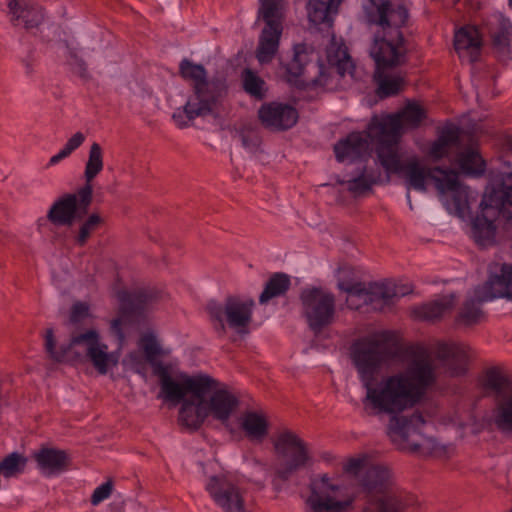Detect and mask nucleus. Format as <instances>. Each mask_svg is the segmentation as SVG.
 <instances>
[{"label":"nucleus","instance_id":"nucleus-19","mask_svg":"<svg viewBox=\"0 0 512 512\" xmlns=\"http://www.w3.org/2000/svg\"><path fill=\"white\" fill-rule=\"evenodd\" d=\"M434 353L451 376L466 372L471 356L470 348L466 344L455 341L439 342Z\"/></svg>","mask_w":512,"mask_h":512},{"label":"nucleus","instance_id":"nucleus-5","mask_svg":"<svg viewBox=\"0 0 512 512\" xmlns=\"http://www.w3.org/2000/svg\"><path fill=\"white\" fill-rule=\"evenodd\" d=\"M55 343L54 331L48 328L44 346L52 360L62 362L72 358H86L101 375H105L109 369L116 367L119 361V354L108 352V346L101 341L99 333L94 329L72 335L70 342L67 345H61L59 349L55 348Z\"/></svg>","mask_w":512,"mask_h":512},{"label":"nucleus","instance_id":"nucleus-47","mask_svg":"<svg viewBox=\"0 0 512 512\" xmlns=\"http://www.w3.org/2000/svg\"><path fill=\"white\" fill-rule=\"evenodd\" d=\"M103 219L100 215L91 214L80 226L76 242L78 245L83 246L86 244L90 236L101 226Z\"/></svg>","mask_w":512,"mask_h":512},{"label":"nucleus","instance_id":"nucleus-37","mask_svg":"<svg viewBox=\"0 0 512 512\" xmlns=\"http://www.w3.org/2000/svg\"><path fill=\"white\" fill-rule=\"evenodd\" d=\"M337 287L347 294L346 304L349 308L360 309L363 306H368V287L366 284L340 277Z\"/></svg>","mask_w":512,"mask_h":512},{"label":"nucleus","instance_id":"nucleus-36","mask_svg":"<svg viewBox=\"0 0 512 512\" xmlns=\"http://www.w3.org/2000/svg\"><path fill=\"white\" fill-rule=\"evenodd\" d=\"M343 0H309L307 12L309 20L315 25L330 24Z\"/></svg>","mask_w":512,"mask_h":512},{"label":"nucleus","instance_id":"nucleus-34","mask_svg":"<svg viewBox=\"0 0 512 512\" xmlns=\"http://www.w3.org/2000/svg\"><path fill=\"white\" fill-rule=\"evenodd\" d=\"M454 294L442 296L434 301L422 304L413 309L416 318L426 321H434L451 311L455 304Z\"/></svg>","mask_w":512,"mask_h":512},{"label":"nucleus","instance_id":"nucleus-27","mask_svg":"<svg viewBox=\"0 0 512 512\" xmlns=\"http://www.w3.org/2000/svg\"><path fill=\"white\" fill-rule=\"evenodd\" d=\"M314 57V50L306 44H296L293 47L291 59L283 64L284 77L292 85H300L303 82L300 78L305 74L307 67Z\"/></svg>","mask_w":512,"mask_h":512},{"label":"nucleus","instance_id":"nucleus-38","mask_svg":"<svg viewBox=\"0 0 512 512\" xmlns=\"http://www.w3.org/2000/svg\"><path fill=\"white\" fill-rule=\"evenodd\" d=\"M491 423L500 433L512 435V393L497 400Z\"/></svg>","mask_w":512,"mask_h":512},{"label":"nucleus","instance_id":"nucleus-42","mask_svg":"<svg viewBox=\"0 0 512 512\" xmlns=\"http://www.w3.org/2000/svg\"><path fill=\"white\" fill-rule=\"evenodd\" d=\"M27 458L18 453L12 452L0 461V476L4 479L19 477L26 469Z\"/></svg>","mask_w":512,"mask_h":512},{"label":"nucleus","instance_id":"nucleus-8","mask_svg":"<svg viewBox=\"0 0 512 512\" xmlns=\"http://www.w3.org/2000/svg\"><path fill=\"white\" fill-rule=\"evenodd\" d=\"M502 215L512 220V206L506 201V196L496 186H488L480 203V213L471 221V236L483 247L494 244L496 237L497 218Z\"/></svg>","mask_w":512,"mask_h":512},{"label":"nucleus","instance_id":"nucleus-30","mask_svg":"<svg viewBox=\"0 0 512 512\" xmlns=\"http://www.w3.org/2000/svg\"><path fill=\"white\" fill-rule=\"evenodd\" d=\"M327 59L331 66L335 67L340 76L350 75L352 79H361V73L353 64L344 44L332 40L327 48Z\"/></svg>","mask_w":512,"mask_h":512},{"label":"nucleus","instance_id":"nucleus-33","mask_svg":"<svg viewBox=\"0 0 512 512\" xmlns=\"http://www.w3.org/2000/svg\"><path fill=\"white\" fill-rule=\"evenodd\" d=\"M204 399L193 397V400H185L179 411V422L188 429H198L207 417Z\"/></svg>","mask_w":512,"mask_h":512},{"label":"nucleus","instance_id":"nucleus-7","mask_svg":"<svg viewBox=\"0 0 512 512\" xmlns=\"http://www.w3.org/2000/svg\"><path fill=\"white\" fill-rule=\"evenodd\" d=\"M272 445L276 458L274 481H288L293 474L313 464L308 444L291 430L277 433Z\"/></svg>","mask_w":512,"mask_h":512},{"label":"nucleus","instance_id":"nucleus-48","mask_svg":"<svg viewBox=\"0 0 512 512\" xmlns=\"http://www.w3.org/2000/svg\"><path fill=\"white\" fill-rule=\"evenodd\" d=\"M123 364L128 369L144 375L147 371V364H149V361L143 352L133 351L125 357Z\"/></svg>","mask_w":512,"mask_h":512},{"label":"nucleus","instance_id":"nucleus-3","mask_svg":"<svg viewBox=\"0 0 512 512\" xmlns=\"http://www.w3.org/2000/svg\"><path fill=\"white\" fill-rule=\"evenodd\" d=\"M362 503L357 512H403L415 503L414 496L397 486L393 471L384 464H370L358 483Z\"/></svg>","mask_w":512,"mask_h":512},{"label":"nucleus","instance_id":"nucleus-1","mask_svg":"<svg viewBox=\"0 0 512 512\" xmlns=\"http://www.w3.org/2000/svg\"><path fill=\"white\" fill-rule=\"evenodd\" d=\"M397 346L389 333H377L357 340L351 357L365 396L363 410L369 416H389L388 435L402 451L422 455L436 452L435 439L424 435L426 420L421 413L398 416L422 400L437 383L435 359L423 348L414 350L402 371L380 378L376 374L397 355Z\"/></svg>","mask_w":512,"mask_h":512},{"label":"nucleus","instance_id":"nucleus-52","mask_svg":"<svg viewBox=\"0 0 512 512\" xmlns=\"http://www.w3.org/2000/svg\"><path fill=\"white\" fill-rule=\"evenodd\" d=\"M89 307L85 303H76L72 306L70 321L73 323L81 322L88 316Z\"/></svg>","mask_w":512,"mask_h":512},{"label":"nucleus","instance_id":"nucleus-10","mask_svg":"<svg viewBox=\"0 0 512 512\" xmlns=\"http://www.w3.org/2000/svg\"><path fill=\"white\" fill-rule=\"evenodd\" d=\"M455 152L451 162L456 164L461 172L469 176H480L484 173L485 163L478 151L472 147L462 149L459 140V131L455 126L446 127L442 130L438 139L431 145L429 154L435 159H441Z\"/></svg>","mask_w":512,"mask_h":512},{"label":"nucleus","instance_id":"nucleus-54","mask_svg":"<svg viewBox=\"0 0 512 512\" xmlns=\"http://www.w3.org/2000/svg\"><path fill=\"white\" fill-rule=\"evenodd\" d=\"M71 58V66L73 71L82 78H88L86 63L74 54L71 56Z\"/></svg>","mask_w":512,"mask_h":512},{"label":"nucleus","instance_id":"nucleus-46","mask_svg":"<svg viewBox=\"0 0 512 512\" xmlns=\"http://www.w3.org/2000/svg\"><path fill=\"white\" fill-rule=\"evenodd\" d=\"M140 347L143 350V354L147 357L149 364L152 366L153 373H155L156 365L163 364L161 361L156 360L157 356L161 354V347L156 338L151 334L142 336L140 339Z\"/></svg>","mask_w":512,"mask_h":512},{"label":"nucleus","instance_id":"nucleus-39","mask_svg":"<svg viewBox=\"0 0 512 512\" xmlns=\"http://www.w3.org/2000/svg\"><path fill=\"white\" fill-rule=\"evenodd\" d=\"M377 178L369 172L366 167H359L355 175H351L347 180H338L340 184H347V189L354 196H360L369 191Z\"/></svg>","mask_w":512,"mask_h":512},{"label":"nucleus","instance_id":"nucleus-16","mask_svg":"<svg viewBox=\"0 0 512 512\" xmlns=\"http://www.w3.org/2000/svg\"><path fill=\"white\" fill-rule=\"evenodd\" d=\"M118 298L122 302V313L120 317L111 322L110 331L117 338L121 347L125 340L123 326L127 323V310L129 308L138 310L156 302L160 299V291L155 288H142L132 294L121 291L118 293Z\"/></svg>","mask_w":512,"mask_h":512},{"label":"nucleus","instance_id":"nucleus-32","mask_svg":"<svg viewBox=\"0 0 512 512\" xmlns=\"http://www.w3.org/2000/svg\"><path fill=\"white\" fill-rule=\"evenodd\" d=\"M240 427L250 441L261 443L268 435L269 423L262 413L247 411L240 417Z\"/></svg>","mask_w":512,"mask_h":512},{"label":"nucleus","instance_id":"nucleus-50","mask_svg":"<svg viewBox=\"0 0 512 512\" xmlns=\"http://www.w3.org/2000/svg\"><path fill=\"white\" fill-rule=\"evenodd\" d=\"M113 490V483L111 480H108L107 482L103 483L99 487H97L92 496H91V503L93 505H98L105 499H107Z\"/></svg>","mask_w":512,"mask_h":512},{"label":"nucleus","instance_id":"nucleus-15","mask_svg":"<svg viewBox=\"0 0 512 512\" xmlns=\"http://www.w3.org/2000/svg\"><path fill=\"white\" fill-rule=\"evenodd\" d=\"M439 172L440 175L433 176V181L444 205L451 213L463 217L469 211L471 202L475 201V193L459 181L455 170L444 169Z\"/></svg>","mask_w":512,"mask_h":512},{"label":"nucleus","instance_id":"nucleus-11","mask_svg":"<svg viewBox=\"0 0 512 512\" xmlns=\"http://www.w3.org/2000/svg\"><path fill=\"white\" fill-rule=\"evenodd\" d=\"M425 117V110L420 105L408 103L396 114L373 117L369 123V135L378 139L379 145L399 143L403 131L418 127Z\"/></svg>","mask_w":512,"mask_h":512},{"label":"nucleus","instance_id":"nucleus-12","mask_svg":"<svg viewBox=\"0 0 512 512\" xmlns=\"http://www.w3.org/2000/svg\"><path fill=\"white\" fill-rule=\"evenodd\" d=\"M309 489L304 502L305 512H347L353 503L346 488L327 475L311 480Z\"/></svg>","mask_w":512,"mask_h":512},{"label":"nucleus","instance_id":"nucleus-41","mask_svg":"<svg viewBox=\"0 0 512 512\" xmlns=\"http://www.w3.org/2000/svg\"><path fill=\"white\" fill-rule=\"evenodd\" d=\"M290 278L284 273L273 274L259 296L260 304H266L269 300L286 293L290 287Z\"/></svg>","mask_w":512,"mask_h":512},{"label":"nucleus","instance_id":"nucleus-9","mask_svg":"<svg viewBox=\"0 0 512 512\" xmlns=\"http://www.w3.org/2000/svg\"><path fill=\"white\" fill-rule=\"evenodd\" d=\"M254 305L252 299L229 296L223 302L210 301L206 309L216 331L224 334L229 328L243 336L250 331Z\"/></svg>","mask_w":512,"mask_h":512},{"label":"nucleus","instance_id":"nucleus-18","mask_svg":"<svg viewBox=\"0 0 512 512\" xmlns=\"http://www.w3.org/2000/svg\"><path fill=\"white\" fill-rule=\"evenodd\" d=\"M204 399L207 415L225 423L239 405L238 398L226 386L214 379V384L201 396Z\"/></svg>","mask_w":512,"mask_h":512},{"label":"nucleus","instance_id":"nucleus-43","mask_svg":"<svg viewBox=\"0 0 512 512\" xmlns=\"http://www.w3.org/2000/svg\"><path fill=\"white\" fill-rule=\"evenodd\" d=\"M483 302L484 301L479 300L476 296L475 288L473 293L465 300L458 316V322L467 326L478 323L483 317V312L480 308Z\"/></svg>","mask_w":512,"mask_h":512},{"label":"nucleus","instance_id":"nucleus-25","mask_svg":"<svg viewBox=\"0 0 512 512\" xmlns=\"http://www.w3.org/2000/svg\"><path fill=\"white\" fill-rule=\"evenodd\" d=\"M454 48L462 59L475 62L482 48V37L478 27L466 25L455 32Z\"/></svg>","mask_w":512,"mask_h":512},{"label":"nucleus","instance_id":"nucleus-21","mask_svg":"<svg viewBox=\"0 0 512 512\" xmlns=\"http://www.w3.org/2000/svg\"><path fill=\"white\" fill-rule=\"evenodd\" d=\"M258 115L264 127L274 131L290 129L298 120V113L295 108L277 102L262 105Z\"/></svg>","mask_w":512,"mask_h":512},{"label":"nucleus","instance_id":"nucleus-4","mask_svg":"<svg viewBox=\"0 0 512 512\" xmlns=\"http://www.w3.org/2000/svg\"><path fill=\"white\" fill-rule=\"evenodd\" d=\"M179 73L185 80L192 82L193 93L182 109H177L172 118L179 128H186L197 117L211 114L226 95L227 85L220 78H207L204 66L183 59L179 64Z\"/></svg>","mask_w":512,"mask_h":512},{"label":"nucleus","instance_id":"nucleus-26","mask_svg":"<svg viewBox=\"0 0 512 512\" xmlns=\"http://www.w3.org/2000/svg\"><path fill=\"white\" fill-rule=\"evenodd\" d=\"M103 167V150L98 143L94 142L90 146L88 160L85 164V184L79 188V196L82 206L91 204L93 196V187L91 182L103 170Z\"/></svg>","mask_w":512,"mask_h":512},{"label":"nucleus","instance_id":"nucleus-2","mask_svg":"<svg viewBox=\"0 0 512 512\" xmlns=\"http://www.w3.org/2000/svg\"><path fill=\"white\" fill-rule=\"evenodd\" d=\"M368 2L364 6L366 20L377 27L369 53L375 62L377 93L379 97L385 98L397 94L404 85L403 76L397 72H389L388 69L402 64L405 60L406 49L400 28L408 19V10L397 1Z\"/></svg>","mask_w":512,"mask_h":512},{"label":"nucleus","instance_id":"nucleus-53","mask_svg":"<svg viewBox=\"0 0 512 512\" xmlns=\"http://www.w3.org/2000/svg\"><path fill=\"white\" fill-rule=\"evenodd\" d=\"M500 190L505 194L506 201L512 206V172L504 175L500 186Z\"/></svg>","mask_w":512,"mask_h":512},{"label":"nucleus","instance_id":"nucleus-35","mask_svg":"<svg viewBox=\"0 0 512 512\" xmlns=\"http://www.w3.org/2000/svg\"><path fill=\"white\" fill-rule=\"evenodd\" d=\"M485 391L499 399L509 396L512 393V382L499 368H490L485 372L483 378Z\"/></svg>","mask_w":512,"mask_h":512},{"label":"nucleus","instance_id":"nucleus-14","mask_svg":"<svg viewBox=\"0 0 512 512\" xmlns=\"http://www.w3.org/2000/svg\"><path fill=\"white\" fill-rule=\"evenodd\" d=\"M299 299L302 316L315 334L333 323L336 300L331 292L323 288L307 287L301 291Z\"/></svg>","mask_w":512,"mask_h":512},{"label":"nucleus","instance_id":"nucleus-51","mask_svg":"<svg viewBox=\"0 0 512 512\" xmlns=\"http://www.w3.org/2000/svg\"><path fill=\"white\" fill-rule=\"evenodd\" d=\"M369 465L370 464L367 463V460L365 458H352L346 463V465L344 466V469L346 470V472H348L350 474H354L357 477V481L359 483L360 482V474Z\"/></svg>","mask_w":512,"mask_h":512},{"label":"nucleus","instance_id":"nucleus-22","mask_svg":"<svg viewBox=\"0 0 512 512\" xmlns=\"http://www.w3.org/2000/svg\"><path fill=\"white\" fill-rule=\"evenodd\" d=\"M370 141L376 142V148L379 146L378 139L369 135V126L365 132H352L334 146L336 159L345 162L365 157L369 152Z\"/></svg>","mask_w":512,"mask_h":512},{"label":"nucleus","instance_id":"nucleus-55","mask_svg":"<svg viewBox=\"0 0 512 512\" xmlns=\"http://www.w3.org/2000/svg\"><path fill=\"white\" fill-rule=\"evenodd\" d=\"M251 463L252 465L256 466V467H259L261 468L264 472H268V466L265 462H263L262 460H260L259 458H256V457H253L251 459Z\"/></svg>","mask_w":512,"mask_h":512},{"label":"nucleus","instance_id":"nucleus-44","mask_svg":"<svg viewBox=\"0 0 512 512\" xmlns=\"http://www.w3.org/2000/svg\"><path fill=\"white\" fill-rule=\"evenodd\" d=\"M242 82L244 90L251 96L262 99L266 92V83L255 72L245 69L242 73Z\"/></svg>","mask_w":512,"mask_h":512},{"label":"nucleus","instance_id":"nucleus-28","mask_svg":"<svg viewBox=\"0 0 512 512\" xmlns=\"http://www.w3.org/2000/svg\"><path fill=\"white\" fill-rule=\"evenodd\" d=\"M367 303L372 310H382L391 304L394 299L406 295L409 290L396 285L391 281L373 282L367 285Z\"/></svg>","mask_w":512,"mask_h":512},{"label":"nucleus","instance_id":"nucleus-57","mask_svg":"<svg viewBox=\"0 0 512 512\" xmlns=\"http://www.w3.org/2000/svg\"><path fill=\"white\" fill-rule=\"evenodd\" d=\"M506 512H512V507L509 510H507Z\"/></svg>","mask_w":512,"mask_h":512},{"label":"nucleus","instance_id":"nucleus-40","mask_svg":"<svg viewBox=\"0 0 512 512\" xmlns=\"http://www.w3.org/2000/svg\"><path fill=\"white\" fill-rule=\"evenodd\" d=\"M284 0H260L259 17H261L265 26L276 28L282 27V18L284 13Z\"/></svg>","mask_w":512,"mask_h":512},{"label":"nucleus","instance_id":"nucleus-31","mask_svg":"<svg viewBox=\"0 0 512 512\" xmlns=\"http://www.w3.org/2000/svg\"><path fill=\"white\" fill-rule=\"evenodd\" d=\"M283 28L265 26L259 36L255 51L256 58L261 65L269 64L276 56Z\"/></svg>","mask_w":512,"mask_h":512},{"label":"nucleus","instance_id":"nucleus-45","mask_svg":"<svg viewBox=\"0 0 512 512\" xmlns=\"http://www.w3.org/2000/svg\"><path fill=\"white\" fill-rule=\"evenodd\" d=\"M86 137L82 132H76L65 143L63 148L55 155H53L48 162V167L54 166L62 160L69 157L75 150H77L85 141Z\"/></svg>","mask_w":512,"mask_h":512},{"label":"nucleus","instance_id":"nucleus-23","mask_svg":"<svg viewBox=\"0 0 512 512\" xmlns=\"http://www.w3.org/2000/svg\"><path fill=\"white\" fill-rule=\"evenodd\" d=\"M10 21L26 30L38 28L44 20L42 8L31 0H6Z\"/></svg>","mask_w":512,"mask_h":512},{"label":"nucleus","instance_id":"nucleus-49","mask_svg":"<svg viewBox=\"0 0 512 512\" xmlns=\"http://www.w3.org/2000/svg\"><path fill=\"white\" fill-rule=\"evenodd\" d=\"M240 138L242 145L251 152L256 151L261 143L258 132L252 128L243 129Z\"/></svg>","mask_w":512,"mask_h":512},{"label":"nucleus","instance_id":"nucleus-20","mask_svg":"<svg viewBox=\"0 0 512 512\" xmlns=\"http://www.w3.org/2000/svg\"><path fill=\"white\" fill-rule=\"evenodd\" d=\"M489 32L495 52L503 60L511 59L512 23L502 13L490 15L484 23Z\"/></svg>","mask_w":512,"mask_h":512},{"label":"nucleus","instance_id":"nucleus-6","mask_svg":"<svg viewBox=\"0 0 512 512\" xmlns=\"http://www.w3.org/2000/svg\"><path fill=\"white\" fill-rule=\"evenodd\" d=\"M377 160L386 173L396 174L404 180L408 190L406 198L410 209H413L410 189L419 192L427 190V179L433 180L434 175H440L444 171L440 167L429 168L424 165L418 156L409 154L399 143H384L376 148Z\"/></svg>","mask_w":512,"mask_h":512},{"label":"nucleus","instance_id":"nucleus-24","mask_svg":"<svg viewBox=\"0 0 512 512\" xmlns=\"http://www.w3.org/2000/svg\"><path fill=\"white\" fill-rule=\"evenodd\" d=\"M89 206H82L78 189L76 193L66 194L55 201L48 211L47 218L55 225L70 226L73 224L77 212L85 213Z\"/></svg>","mask_w":512,"mask_h":512},{"label":"nucleus","instance_id":"nucleus-13","mask_svg":"<svg viewBox=\"0 0 512 512\" xmlns=\"http://www.w3.org/2000/svg\"><path fill=\"white\" fill-rule=\"evenodd\" d=\"M154 374L159 378L164 398L177 403L188 393H192L193 397L201 396L214 384V378L209 375L191 377L181 372L172 373L170 367L165 364H157Z\"/></svg>","mask_w":512,"mask_h":512},{"label":"nucleus","instance_id":"nucleus-17","mask_svg":"<svg viewBox=\"0 0 512 512\" xmlns=\"http://www.w3.org/2000/svg\"><path fill=\"white\" fill-rule=\"evenodd\" d=\"M476 296L482 301H490L494 298H506L512 301V265L506 263L491 265L487 282L476 287Z\"/></svg>","mask_w":512,"mask_h":512},{"label":"nucleus","instance_id":"nucleus-56","mask_svg":"<svg viewBox=\"0 0 512 512\" xmlns=\"http://www.w3.org/2000/svg\"><path fill=\"white\" fill-rule=\"evenodd\" d=\"M509 6L512 8V0H509Z\"/></svg>","mask_w":512,"mask_h":512},{"label":"nucleus","instance_id":"nucleus-29","mask_svg":"<svg viewBox=\"0 0 512 512\" xmlns=\"http://www.w3.org/2000/svg\"><path fill=\"white\" fill-rule=\"evenodd\" d=\"M34 459L42 474L46 476L58 475L67 470L69 455L60 449L42 447L34 453Z\"/></svg>","mask_w":512,"mask_h":512}]
</instances>
